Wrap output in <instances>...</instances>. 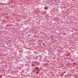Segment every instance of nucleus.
I'll return each mask as SVG.
<instances>
[{
  "mask_svg": "<svg viewBox=\"0 0 78 78\" xmlns=\"http://www.w3.org/2000/svg\"><path fill=\"white\" fill-rule=\"evenodd\" d=\"M45 9H48V8H47V7H45Z\"/></svg>",
  "mask_w": 78,
  "mask_h": 78,
  "instance_id": "f03ea898",
  "label": "nucleus"
},
{
  "mask_svg": "<svg viewBox=\"0 0 78 78\" xmlns=\"http://www.w3.org/2000/svg\"><path fill=\"white\" fill-rule=\"evenodd\" d=\"M34 72L35 73H38L39 70L38 69H35V70H34Z\"/></svg>",
  "mask_w": 78,
  "mask_h": 78,
  "instance_id": "f257e3e1",
  "label": "nucleus"
}]
</instances>
